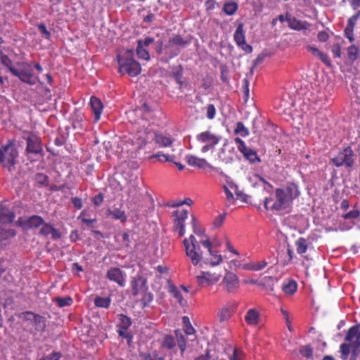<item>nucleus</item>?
Here are the masks:
<instances>
[{"instance_id": "56", "label": "nucleus", "mask_w": 360, "mask_h": 360, "mask_svg": "<svg viewBox=\"0 0 360 360\" xmlns=\"http://www.w3.org/2000/svg\"><path fill=\"white\" fill-rule=\"evenodd\" d=\"M62 355L59 352H53L50 354L46 355L41 358L39 360H59Z\"/></svg>"}, {"instance_id": "7", "label": "nucleus", "mask_w": 360, "mask_h": 360, "mask_svg": "<svg viewBox=\"0 0 360 360\" xmlns=\"http://www.w3.org/2000/svg\"><path fill=\"white\" fill-rule=\"evenodd\" d=\"M18 68L11 70V73L19 78L20 81L28 84H34L35 80L33 78L32 69L31 65L27 63H18Z\"/></svg>"}, {"instance_id": "60", "label": "nucleus", "mask_w": 360, "mask_h": 360, "mask_svg": "<svg viewBox=\"0 0 360 360\" xmlns=\"http://www.w3.org/2000/svg\"><path fill=\"white\" fill-rule=\"evenodd\" d=\"M153 299V296L150 292H145L142 298L143 306H148Z\"/></svg>"}, {"instance_id": "4", "label": "nucleus", "mask_w": 360, "mask_h": 360, "mask_svg": "<svg viewBox=\"0 0 360 360\" xmlns=\"http://www.w3.org/2000/svg\"><path fill=\"white\" fill-rule=\"evenodd\" d=\"M132 140L135 148L140 149L143 147L149 139H152L159 147H169L173 143V140L170 136L163 133H150L139 131L138 134Z\"/></svg>"}, {"instance_id": "2", "label": "nucleus", "mask_w": 360, "mask_h": 360, "mask_svg": "<svg viewBox=\"0 0 360 360\" xmlns=\"http://www.w3.org/2000/svg\"><path fill=\"white\" fill-rule=\"evenodd\" d=\"M300 195L298 186L295 183H288L275 190L274 198H266L264 205L268 210L288 212Z\"/></svg>"}, {"instance_id": "40", "label": "nucleus", "mask_w": 360, "mask_h": 360, "mask_svg": "<svg viewBox=\"0 0 360 360\" xmlns=\"http://www.w3.org/2000/svg\"><path fill=\"white\" fill-rule=\"evenodd\" d=\"M165 55L169 59L177 56L180 52L179 48H178L175 46L169 47V41L165 45Z\"/></svg>"}, {"instance_id": "64", "label": "nucleus", "mask_w": 360, "mask_h": 360, "mask_svg": "<svg viewBox=\"0 0 360 360\" xmlns=\"http://www.w3.org/2000/svg\"><path fill=\"white\" fill-rule=\"evenodd\" d=\"M92 202L96 206L101 205L102 204V202H103V195L101 193H98V195H96V196H94L93 198Z\"/></svg>"}, {"instance_id": "11", "label": "nucleus", "mask_w": 360, "mask_h": 360, "mask_svg": "<svg viewBox=\"0 0 360 360\" xmlns=\"http://www.w3.org/2000/svg\"><path fill=\"white\" fill-rule=\"evenodd\" d=\"M174 229L178 233L179 237L185 234L184 221L188 218V211L185 209H179L174 212Z\"/></svg>"}, {"instance_id": "61", "label": "nucleus", "mask_w": 360, "mask_h": 360, "mask_svg": "<svg viewBox=\"0 0 360 360\" xmlns=\"http://www.w3.org/2000/svg\"><path fill=\"white\" fill-rule=\"evenodd\" d=\"M127 330L128 329L118 328L117 333L120 337L131 340V336L128 333Z\"/></svg>"}, {"instance_id": "14", "label": "nucleus", "mask_w": 360, "mask_h": 360, "mask_svg": "<svg viewBox=\"0 0 360 360\" xmlns=\"http://www.w3.org/2000/svg\"><path fill=\"white\" fill-rule=\"evenodd\" d=\"M106 277L110 281L116 283L119 286L124 287L126 284V274L118 267H112L106 273Z\"/></svg>"}, {"instance_id": "57", "label": "nucleus", "mask_w": 360, "mask_h": 360, "mask_svg": "<svg viewBox=\"0 0 360 360\" xmlns=\"http://www.w3.org/2000/svg\"><path fill=\"white\" fill-rule=\"evenodd\" d=\"M216 110L212 104H210L207 106V117L210 120H212L215 116Z\"/></svg>"}, {"instance_id": "26", "label": "nucleus", "mask_w": 360, "mask_h": 360, "mask_svg": "<svg viewBox=\"0 0 360 360\" xmlns=\"http://www.w3.org/2000/svg\"><path fill=\"white\" fill-rule=\"evenodd\" d=\"M175 340L176 343L177 342L179 348L181 350V356L184 355V352L186 349V340L182 332L180 330H175Z\"/></svg>"}, {"instance_id": "24", "label": "nucleus", "mask_w": 360, "mask_h": 360, "mask_svg": "<svg viewBox=\"0 0 360 360\" xmlns=\"http://www.w3.org/2000/svg\"><path fill=\"white\" fill-rule=\"evenodd\" d=\"M228 146L227 143H224L223 145V147L220 149L218 156L220 160L226 164L230 163L233 161V152L234 150V148L232 147L229 150V154L226 153V149Z\"/></svg>"}, {"instance_id": "21", "label": "nucleus", "mask_w": 360, "mask_h": 360, "mask_svg": "<svg viewBox=\"0 0 360 360\" xmlns=\"http://www.w3.org/2000/svg\"><path fill=\"white\" fill-rule=\"evenodd\" d=\"M133 295L136 296L139 292L144 291L146 288V280L141 276H137L133 278L131 282Z\"/></svg>"}, {"instance_id": "59", "label": "nucleus", "mask_w": 360, "mask_h": 360, "mask_svg": "<svg viewBox=\"0 0 360 360\" xmlns=\"http://www.w3.org/2000/svg\"><path fill=\"white\" fill-rule=\"evenodd\" d=\"M225 217H226V214H225L219 215L214 219V221L213 222L214 226L216 227V228L220 227L223 224V223H224V221L225 220Z\"/></svg>"}, {"instance_id": "25", "label": "nucleus", "mask_w": 360, "mask_h": 360, "mask_svg": "<svg viewBox=\"0 0 360 360\" xmlns=\"http://www.w3.org/2000/svg\"><path fill=\"white\" fill-rule=\"evenodd\" d=\"M307 49L314 56L319 58L327 66H330V61L327 54L321 52L313 46H308Z\"/></svg>"}, {"instance_id": "39", "label": "nucleus", "mask_w": 360, "mask_h": 360, "mask_svg": "<svg viewBox=\"0 0 360 360\" xmlns=\"http://www.w3.org/2000/svg\"><path fill=\"white\" fill-rule=\"evenodd\" d=\"M136 53L139 58L148 60L150 59V55L148 51L146 49V47L143 46V43L138 42L136 48Z\"/></svg>"}, {"instance_id": "17", "label": "nucleus", "mask_w": 360, "mask_h": 360, "mask_svg": "<svg viewBox=\"0 0 360 360\" xmlns=\"http://www.w3.org/2000/svg\"><path fill=\"white\" fill-rule=\"evenodd\" d=\"M244 320L248 326H256L260 322L261 314L257 309L250 308L247 311Z\"/></svg>"}, {"instance_id": "32", "label": "nucleus", "mask_w": 360, "mask_h": 360, "mask_svg": "<svg viewBox=\"0 0 360 360\" xmlns=\"http://www.w3.org/2000/svg\"><path fill=\"white\" fill-rule=\"evenodd\" d=\"M309 243L307 239L304 238H299L295 241L296 250L298 254H304L308 249Z\"/></svg>"}, {"instance_id": "5", "label": "nucleus", "mask_w": 360, "mask_h": 360, "mask_svg": "<svg viewBox=\"0 0 360 360\" xmlns=\"http://www.w3.org/2000/svg\"><path fill=\"white\" fill-rule=\"evenodd\" d=\"M221 137L215 135L210 131H205L196 136V141L199 144L202 145L201 152L205 153L212 150L219 142Z\"/></svg>"}, {"instance_id": "51", "label": "nucleus", "mask_w": 360, "mask_h": 360, "mask_svg": "<svg viewBox=\"0 0 360 360\" xmlns=\"http://www.w3.org/2000/svg\"><path fill=\"white\" fill-rule=\"evenodd\" d=\"M193 232L198 236L200 237V239L208 238L206 236L204 235V232H205L204 230L198 226L197 222H196L195 218H193Z\"/></svg>"}, {"instance_id": "46", "label": "nucleus", "mask_w": 360, "mask_h": 360, "mask_svg": "<svg viewBox=\"0 0 360 360\" xmlns=\"http://www.w3.org/2000/svg\"><path fill=\"white\" fill-rule=\"evenodd\" d=\"M245 358V353L243 350L238 348H235L232 354L229 356V360H243Z\"/></svg>"}, {"instance_id": "3", "label": "nucleus", "mask_w": 360, "mask_h": 360, "mask_svg": "<svg viewBox=\"0 0 360 360\" xmlns=\"http://www.w3.org/2000/svg\"><path fill=\"white\" fill-rule=\"evenodd\" d=\"M117 60L120 73H127L131 77H135L141 72V65L134 60L132 50H124L120 52L117 56Z\"/></svg>"}, {"instance_id": "48", "label": "nucleus", "mask_w": 360, "mask_h": 360, "mask_svg": "<svg viewBox=\"0 0 360 360\" xmlns=\"http://www.w3.org/2000/svg\"><path fill=\"white\" fill-rule=\"evenodd\" d=\"M235 143L238 150L243 155L246 153L250 148L247 147L245 143L240 138H236L234 139Z\"/></svg>"}, {"instance_id": "38", "label": "nucleus", "mask_w": 360, "mask_h": 360, "mask_svg": "<svg viewBox=\"0 0 360 360\" xmlns=\"http://www.w3.org/2000/svg\"><path fill=\"white\" fill-rule=\"evenodd\" d=\"M231 316L232 311L227 306L222 307L218 313V317L221 322L228 320Z\"/></svg>"}, {"instance_id": "13", "label": "nucleus", "mask_w": 360, "mask_h": 360, "mask_svg": "<svg viewBox=\"0 0 360 360\" xmlns=\"http://www.w3.org/2000/svg\"><path fill=\"white\" fill-rule=\"evenodd\" d=\"M222 283L224 289L230 293L237 291L240 287L239 278L234 273L227 271L223 278Z\"/></svg>"}, {"instance_id": "20", "label": "nucleus", "mask_w": 360, "mask_h": 360, "mask_svg": "<svg viewBox=\"0 0 360 360\" xmlns=\"http://www.w3.org/2000/svg\"><path fill=\"white\" fill-rule=\"evenodd\" d=\"M39 234L43 236L51 235V238L54 240L59 239L61 236L58 230L55 229L51 224L44 222L39 230Z\"/></svg>"}, {"instance_id": "16", "label": "nucleus", "mask_w": 360, "mask_h": 360, "mask_svg": "<svg viewBox=\"0 0 360 360\" xmlns=\"http://www.w3.org/2000/svg\"><path fill=\"white\" fill-rule=\"evenodd\" d=\"M345 340L354 349L360 347V330L358 326H354L349 329Z\"/></svg>"}, {"instance_id": "10", "label": "nucleus", "mask_w": 360, "mask_h": 360, "mask_svg": "<svg viewBox=\"0 0 360 360\" xmlns=\"http://www.w3.org/2000/svg\"><path fill=\"white\" fill-rule=\"evenodd\" d=\"M18 317L22 320L30 321L38 331H42L46 327L45 319L38 314H35L31 311H25L20 313Z\"/></svg>"}, {"instance_id": "55", "label": "nucleus", "mask_w": 360, "mask_h": 360, "mask_svg": "<svg viewBox=\"0 0 360 360\" xmlns=\"http://www.w3.org/2000/svg\"><path fill=\"white\" fill-rule=\"evenodd\" d=\"M155 158H158V160L160 161H165V162H171L173 159L172 156L162 153H158L156 155H153L150 157V158H151V159Z\"/></svg>"}, {"instance_id": "1", "label": "nucleus", "mask_w": 360, "mask_h": 360, "mask_svg": "<svg viewBox=\"0 0 360 360\" xmlns=\"http://www.w3.org/2000/svg\"><path fill=\"white\" fill-rule=\"evenodd\" d=\"M185 247L186 254L190 258L193 265H198L202 260V252L200 250L198 243H200L207 250L208 257L205 258V263L212 266H217L222 262V256L216 250L215 245L209 238L200 239L198 241L193 235H191L188 238H185L183 241ZM216 246H217L216 245Z\"/></svg>"}, {"instance_id": "37", "label": "nucleus", "mask_w": 360, "mask_h": 360, "mask_svg": "<svg viewBox=\"0 0 360 360\" xmlns=\"http://www.w3.org/2000/svg\"><path fill=\"white\" fill-rule=\"evenodd\" d=\"M176 346L175 338L169 335H165L162 340V347L167 349H172Z\"/></svg>"}, {"instance_id": "41", "label": "nucleus", "mask_w": 360, "mask_h": 360, "mask_svg": "<svg viewBox=\"0 0 360 360\" xmlns=\"http://www.w3.org/2000/svg\"><path fill=\"white\" fill-rule=\"evenodd\" d=\"M238 4L235 2H229L224 4L223 11L228 15H233L238 10Z\"/></svg>"}, {"instance_id": "8", "label": "nucleus", "mask_w": 360, "mask_h": 360, "mask_svg": "<svg viewBox=\"0 0 360 360\" xmlns=\"http://www.w3.org/2000/svg\"><path fill=\"white\" fill-rule=\"evenodd\" d=\"M332 162L336 167H352L354 162V153L350 147H347L340 150L336 156L331 159Z\"/></svg>"}, {"instance_id": "12", "label": "nucleus", "mask_w": 360, "mask_h": 360, "mask_svg": "<svg viewBox=\"0 0 360 360\" xmlns=\"http://www.w3.org/2000/svg\"><path fill=\"white\" fill-rule=\"evenodd\" d=\"M233 38L236 44L242 50L247 53H251L252 51V47L248 44L245 41V31L243 28V24L240 23L233 34Z\"/></svg>"}, {"instance_id": "15", "label": "nucleus", "mask_w": 360, "mask_h": 360, "mask_svg": "<svg viewBox=\"0 0 360 360\" xmlns=\"http://www.w3.org/2000/svg\"><path fill=\"white\" fill-rule=\"evenodd\" d=\"M187 163L192 167L203 169L207 171H217L218 169L210 164L205 159L200 158L195 155H187L186 157Z\"/></svg>"}, {"instance_id": "33", "label": "nucleus", "mask_w": 360, "mask_h": 360, "mask_svg": "<svg viewBox=\"0 0 360 360\" xmlns=\"http://www.w3.org/2000/svg\"><path fill=\"white\" fill-rule=\"evenodd\" d=\"M111 299L109 297H96L94 299V304L97 307L107 309L110 307Z\"/></svg>"}, {"instance_id": "9", "label": "nucleus", "mask_w": 360, "mask_h": 360, "mask_svg": "<svg viewBox=\"0 0 360 360\" xmlns=\"http://www.w3.org/2000/svg\"><path fill=\"white\" fill-rule=\"evenodd\" d=\"M221 277L220 273L202 271L196 276V280L200 286L207 287L217 283Z\"/></svg>"}, {"instance_id": "42", "label": "nucleus", "mask_w": 360, "mask_h": 360, "mask_svg": "<svg viewBox=\"0 0 360 360\" xmlns=\"http://www.w3.org/2000/svg\"><path fill=\"white\" fill-rule=\"evenodd\" d=\"M243 156L251 163H258L260 162V159L258 157L257 153L251 148L243 154Z\"/></svg>"}, {"instance_id": "49", "label": "nucleus", "mask_w": 360, "mask_h": 360, "mask_svg": "<svg viewBox=\"0 0 360 360\" xmlns=\"http://www.w3.org/2000/svg\"><path fill=\"white\" fill-rule=\"evenodd\" d=\"M0 59L1 64L6 67L11 72L12 69H15V68L13 66L12 61L6 55L1 54Z\"/></svg>"}, {"instance_id": "43", "label": "nucleus", "mask_w": 360, "mask_h": 360, "mask_svg": "<svg viewBox=\"0 0 360 360\" xmlns=\"http://www.w3.org/2000/svg\"><path fill=\"white\" fill-rule=\"evenodd\" d=\"M182 323L184 326V332L186 335H193L195 333V330L192 326L189 318L188 316H184L182 318Z\"/></svg>"}, {"instance_id": "18", "label": "nucleus", "mask_w": 360, "mask_h": 360, "mask_svg": "<svg viewBox=\"0 0 360 360\" xmlns=\"http://www.w3.org/2000/svg\"><path fill=\"white\" fill-rule=\"evenodd\" d=\"M15 213L5 203L0 204V223L10 224L15 219Z\"/></svg>"}, {"instance_id": "54", "label": "nucleus", "mask_w": 360, "mask_h": 360, "mask_svg": "<svg viewBox=\"0 0 360 360\" xmlns=\"http://www.w3.org/2000/svg\"><path fill=\"white\" fill-rule=\"evenodd\" d=\"M193 360H215L211 353V350L206 349L205 354H200L195 356Z\"/></svg>"}, {"instance_id": "35", "label": "nucleus", "mask_w": 360, "mask_h": 360, "mask_svg": "<svg viewBox=\"0 0 360 360\" xmlns=\"http://www.w3.org/2000/svg\"><path fill=\"white\" fill-rule=\"evenodd\" d=\"M188 44L180 35H175L169 39V47L175 46L178 48L184 47Z\"/></svg>"}, {"instance_id": "19", "label": "nucleus", "mask_w": 360, "mask_h": 360, "mask_svg": "<svg viewBox=\"0 0 360 360\" xmlns=\"http://www.w3.org/2000/svg\"><path fill=\"white\" fill-rule=\"evenodd\" d=\"M90 105L94 113V122H97L101 119L103 112V103L98 98L91 96L90 98Z\"/></svg>"}, {"instance_id": "52", "label": "nucleus", "mask_w": 360, "mask_h": 360, "mask_svg": "<svg viewBox=\"0 0 360 360\" xmlns=\"http://www.w3.org/2000/svg\"><path fill=\"white\" fill-rule=\"evenodd\" d=\"M300 353L302 356L310 358L312 356L313 351L309 345H304L300 347Z\"/></svg>"}, {"instance_id": "47", "label": "nucleus", "mask_w": 360, "mask_h": 360, "mask_svg": "<svg viewBox=\"0 0 360 360\" xmlns=\"http://www.w3.org/2000/svg\"><path fill=\"white\" fill-rule=\"evenodd\" d=\"M350 345L347 344V343H342L340 345V352L341 353V358L343 360H346L349 356V354L350 352Z\"/></svg>"}, {"instance_id": "28", "label": "nucleus", "mask_w": 360, "mask_h": 360, "mask_svg": "<svg viewBox=\"0 0 360 360\" xmlns=\"http://www.w3.org/2000/svg\"><path fill=\"white\" fill-rule=\"evenodd\" d=\"M108 215L111 216L115 220H120L121 222H125L127 219V214L124 211L115 208L113 210H108Z\"/></svg>"}, {"instance_id": "50", "label": "nucleus", "mask_w": 360, "mask_h": 360, "mask_svg": "<svg viewBox=\"0 0 360 360\" xmlns=\"http://www.w3.org/2000/svg\"><path fill=\"white\" fill-rule=\"evenodd\" d=\"M347 53L349 58L352 60H354L357 58L359 53V49L356 46L352 45L349 47H348Z\"/></svg>"}, {"instance_id": "36", "label": "nucleus", "mask_w": 360, "mask_h": 360, "mask_svg": "<svg viewBox=\"0 0 360 360\" xmlns=\"http://www.w3.org/2000/svg\"><path fill=\"white\" fill-rule=\"evenodd\" d=\"M297 285L295 281H289L283 285V291L286 294L291 295L297 291Z\"/></svg>"}, {"instance_id": "29", "label": "nucleus", "mask_w": 360, "mask_h": 360, "mask_svg": "<svg viewBox=\"0 0 360 360\" xmlns=\"http://www.w3.org/2000/svg\"><path fill=\"white\" fill-rule=\"evenodd\" d=\"M267 262L262 260L260 262H252L245 265L244 269L250 271H258L264 269L267 266Z\"/></svg>"}, {"instance_id": "63", "label": "nucleus", "mask_w": 360, "mask_h": 360, "mask_svg": "<svg viewBox=\"0 0 360 360\" xmlns=\"http://www.w3.org/2000/svg\"><path fill=\"white\" fill-rule=\"evenodd\" d=\"M37 27L45 38L49 39L50 37L51 33L47 30L46 27L44 24H39Z\"/></svg>"}, {"instance_id": "58", "label": "nucleus", "mask_w": 360, "mask_h": 360, "mask_svg": "<svg viewBox=\"0 0 360 360\" xmlns=\"http://www.w3.org/2000/svg\"><path fill=\"white\" fill-rule=\"evenodd\" d=\"M360 212L358 210H352L344 215L345 219H356L359 217Z\"/></svg>"}, {"instance_id": "30", "label": "nucleus", "mask_w": 360, "mask_h": 360, "mask_svg": "<svg viewBox=\"0 0 360 360\" xmlns=\"http://www.w3.org/2000/svg\"><path fill=\"white\" fill-rule=\"evenodd\" d=\"M169 291L171 295L172 296V297L174 298L176 300V302H178L179 303V304H181V305L184 304L185 302L184 300L183 294H182L181 290L179 288H178L177 287H176L174 285H171V286H169Z\"/></svg>"}, {"instance_id": "62", "label": "nucleus", "mask_w": 360, "mask_h": 360, "mask_svg": "<svg viewBox=\"0 0 360 360\" xmlns=\"http://www.w3.org/2000/svg\"><path fill=\"white\" fill-rule=\"evenodd\" d=\"M352 27H346L345 30V35L350 42L354 40Z\"/></svg>"}, {"instance_id": "27", "label": "nucleus", "mask_w": 360, "mask_h": 360, "mask_svg": "<svg viewBox=\"0 0 360 360\" xmlns=\"http://www.w3.org/2000/svg\"><path fill=\"white\" fill-rule=\"evenodd\" d=\"M15 235L13 229H3L0 228V245H6L10 238Z\"/></svg>"}, {"instance_id": "23", "label": "nucleus", "mask_w": 360, "mask_h": 360, "mask_svg": "<svg viewBox=\"0 0 360 360\" xmlns=\"http://www.w3.org/2000/svg\"><path fill=\"white\" fill-rule=\"evenodd\" d=\"M286 21L288 22V27L294 30H306L308 26L307 22L297 20L295 17L292 16H287Z\"/></svg>"}, {"instance_id": "22", "label": "nucleus", "mask_w": 360, "mask_h": 360, "mask_svg": "<svg viewBox=\"0 0 360 360\" xmlns=\"http://www.w3.org/2000/svg\"><path fill=\"white\" fill-rule=\"evenodd\" d=\"M26 150L28 153L38 154L40 153L41 147L37 137L30 136L27 139Z\"/></svg>"}, {"instance_id": "45", "label": "nucleus", "mask_w": 360, "mask_h": 360, "mask_svg": "<svg viewBox=\"0 0 360 360\" xmlns=\"http://www.w3.org/2000/svg\"><path fill=\"white\" fill-rule=\"evenodd\" d=\"M234 132L235 134H239L243 137H245L249 135L248 129L245 127L243 123L240 122L237 123Z\"/></svg>"}, {"instance_id": "6", "label": "nucleus", "mask_w": 360, "mask_h": 360, "mask_svg": "<svg viewBox=\"0 0 360 360\" xmlns=\"http://www.w3.org/2000/svg\"><path fill=\"white\" fill-rule=\"evenodd\" d=\"M18 155V153L12 143H8L0 148V162L4 167L9 169L15 164Z\"/></svg>"}, {"instance_id": "53", "label": "nucleus", "mask_w": 360, "mask_h": 360, "mask_svg": "<svg viewBox=\"0 0 360 360\" xmlns=\"http://www.w3.org/2000/svg\"><path fill=\"white\" fill-rule=\"evenodd\" d=\"M56 301L60 307L70 306L72 302V300L70 297H67L65 298L57 297L56 299Z\"/></svg>"}, {"instance_id": "34", "label": "nucleus", "mask_w": 360, "mask_h": 360, "mask_svg": "<svg viewBox=\"0 0 360 360\" xmlns=\"http://www.w3.org/2000/svg\"><path fill=\"white\" fill-rule=\"evenodd\" d=\"M117 328H120L128 329L131 325L130 318L124 314H119L117 316Z\"/></svg>"}, {"instance_id": "44", "label": "nucleus", "mask_w": 360, "mask_h": 360, "mask_svg": "<svg viewBox=\"0 0 360 360\" xmlns=\"http://www.w3.org/2000/svg\"><path fill=\"white\" fill-rule=\"evenodd\" d=\"M84 115L79 111L75 112L72 118V124L74 128H82V122L83 121Z\"/></svg>"}, {"instance_id": "31", "label": "nucleus", "mask_w": 360, "mask_h": 360, "mask_svg": "<svg viewBox=\"0 0 360 360\" xmlns=\"http://www.w3.org/2000/svg\"><path fill=\"white\" fill-rule=\"evenodd\" d=\"M44 221L41 217L33 215L27 220L26 224L28 227L36 229L41 226V225L44 224Z\"/></svg>"}]
</instances>
